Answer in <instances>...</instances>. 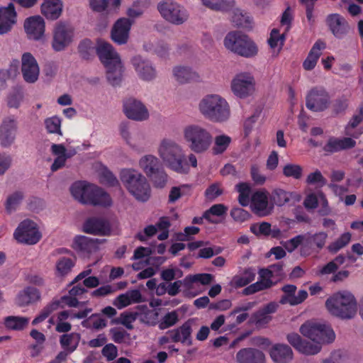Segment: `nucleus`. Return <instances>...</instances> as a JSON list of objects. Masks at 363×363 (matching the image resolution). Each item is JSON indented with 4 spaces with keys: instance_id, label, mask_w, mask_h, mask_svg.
Wrapping results in <instances>:
<instances>
[{
    "instance_id": "13d9d810",
    "label": "nucleus",
    "mask_w": 363,
    "mask_h": 363,
    "mask_svg": "<svg viewBox=\"0 0 363 363\" xmlns=\"http://www.w3.org/2000/svg\"><path fill=\"white\" fill-rule=\"evenodd\" d=\"M60 303V301H56L46 306L40 312V313L33 320V325H37L45 320L50 314L57 310Z\"/></svg>"
},
{
    "instance_id": "4468645a",
    "label": "nucleus",
    "mask_w": 363,
    "mask_h": 363,
    "mask_svg": "<svg viewBox=\"0 0 363 363\" xmlns=\"http://www.w3.org/2000/svg\"><path fill=\"white\" fill-rule=\"evenodd\" d=\"M326 25L331 33L337 39L344 38L350 32V26L347 19L340 13H330L326 16Z\"/></svg>"
},
{
    "instance_id": "2eb2a0df",
    "label": "nucleus",
    "mask_w": 363,
    "mask_h": 363,
    "mask_svg": "<svg viewBox=\"0 0 363 363\" xmlns=\"http://www.w3.org/2000/svg\"><path fill=\"white\" fill-rule=\"evenodd\" d=\"M21 72L28 83L35 82L39 77L40 68L37 60L30 52H24L21 57Z\"/></svg>"
},
{
    "instance_id": "a878e982",
    "label": "nucleus",
    "mask_w": 363,
    "mask_h": 363,
    "mask_svg": "<svg viewBox=\"0 0 363 363\" xmlns=\"http://www.w3.org/2000/svg\"><path fill=\"white\" fill-rule=\"evenodd\" d=\"M238 363H264V353L255 348H243L236 354Z\"/></svg>"
},
{
    "instance_id": "de8ad7c7",
    "label": "nucleus",
    "mask_w": 363,
    "mask_h": 363,
    "mask_svg": "<svg viewBox=\"0 0 363 363\" xmlns=\"http://www.w3.org/2000/svg\"><path fill=\"white\" fill-rule=\"evenodd\" d=\"M319 326L320 323H306L301 326L299 330L303 336L316 342Z\"/></svg>"
},
{
    "instance_id": "473e14b6",
    "label": "nucleus",
    "mask_w": 363,
    "mask_h": 363,
    "mask_svg": "<svg viewBox=\"0 0 363 363\" xmlns=\"http://www.w3.org/2000/svg\"><path fill=\"white\" fill-rule=\"evenodd\" d=\"M245 33L241 31H231L227 34L224 39L225 47L231 52L238 55V52H242L240 45L245 36Z\"/></svg>"
},
{
    "instance_id": "f704fd0d",
    "label": "nucleus",
    "mask_w": 363,
    "mask_h": 363,
    "mask_svg": "<svg viewBox=\"0 0 363 363\" xmlns=\"http://www.w3.org/2000/svg\"><path fill=\"white\" fill-rule=\"evenodd\" d=\"M228 211V207L223 203L213 205L203 213V217L211 223H218V220L223 218Z\"/></svg>"
},
{
    "instance_id": "f03ea898",
    "label": "nucleus",
    "mask_w": 363,
    "mask_h": 363,
    "mask_svg": "<svg viewBox=\"0 0 363 363\" xmlns=\"http://www.w3.org/2000/svg\"><path fill=\"white\" fill-rule=\"evenodd\" d=\"M96 52L106 69V77L113 85H118L122 79L123 66L118 54L113 46L106 42L99 43Z\"/></svg>"
},
{
    "instance_id": "c03bdc74",
    "label": "nucleus",
    "mask_w": 363,
    "mask_h": 363,
    "mask_svg": "<svg viewBox=\"0 0 363 363\" xmlns=\"http://www.w3.org/2000/svg\"><path fill=\"white\" fill-rule=\"evenodd\" d=\"M335 338V335L333 329L325 324L320 323L316 342L320 345L322 343H330L333 342Z\"/></svg>"
},
{
    "instance_id": "423d86ee",
    "label": "nucleus",
    "mask_w": 363,
    "mask_h": 363,
    "mask_svg": "<svg viewBox=\"0 0 363 363\" xmlns=\"http://www.w3.org/2000/svg\"><path fill=\"white\" fill-rule=\"evenodd\" d=\"M159 154L163 161L172 170L185 173L189 167L180 146L169 139H164L159 148Z\"/></svg>"
},
{
    "instance_id": "393cba45",
    "label": "nucleus",
    "mask_w": 363,
    "mask_h": 363,
    "mask_svg": "<svg viewBox=\"0 0 363 363\" xmlns=\"http://www.w3.org/2000/svg\"><path fill=\"white\" fill-rule=\"evenodd\" d=\"M13 236L21 243L34 245L42 238V233L38 228H16Z\"/></svg>"
},
{
    "instance_id": "aec40b11",
    "label": "nucleus",
    "mask_w": 363,
    "mask_h": 363,
    "mask_svg": "<svg viewBox=\"0 0 363 363\" xmlns=\"http://www.w3.org/2000/svg\"><path fill=\"white\" fill-rule=\"evenodd\" d=\"M284 294L281 296L279 303L281 304H289L296 306L303 303L308 297L306 290H299L296 294V286L293 284H287L281 288Z\"/></svg>"
},
{
    "instance_id": "e2e57ef3",
    "label": "nucleus",
    "mask_w": 363,
    "mask_h": 363,
    "mask_svg": "<svg viewBox=\"0 0 363 363\" xmlns=\"http://www.w3.org/2000/svg\"><path fill=\"white\" fill-rule=\"evenodd\" d=\"M82 227H111L106 218L103 216H94L87 218Z\"/></svg>"
},
{
    "instance_id": "37998d69",
    "label": "nucleus",
    "mask_w": 363,
    "mask_h": 363,
    "mask_svg": "<svg viewBox=\"0 0 363 363\" xmlns=\"http://www.w3.org/2000/svg\"><path fill=\"white\" fill-rule=\"evenodd\" d=\"M202 2L204 6L212 10L221 11L230 10L234 4V0H202Z\"/></svg>"
},
{
    "instance_id": "ea45409f",
    "label": "nucleus",
    "mask_w": 363,
    "mask_h": 363,
    "mask_svg": "<svg viewBox=\"0 0 363 363\" xmlns=\"http://www.w3.org/2000/svg\"><path fill=\"white\" fill-rule=\"evenodd\" d=\"M142 313L138 311L135 312H124L122 313L119 318L112 320L111 323L113 324H122L128 330H133V323Z\"/></svg>"
},
{
    "instance_id": "864d4df0",
    "label": "nucleus",
    "mask_w": 363,
    "mask_h": 363,
    "mask_svg": "<svg viewBox=\"0 0 363 363\" xmlns=\"http://www.w3.org/2000/svg\"><path fill=\"white\" fill-rule=\"evenodd\" d=\"M99 182L109 186H116L118 184L117 178L106 167H103L99 172Z\"/></svg>"
},
{
    "instance_id": "09e8293b",
    "label": "nucleus",
    "mask_w": 363,
    "mask_h": 363,
    "mask_svg": "<svg viewBox=\"0 0 363 363\" xmlns=\"http://www.w3.org/2000/svg\"><path fill=\"white\" fill-rule=\"evenodd\" d=\"M23 193L19 191H15L9 195L5 202L6 211L9 213L16 211L23 201Z\"/></svg>"
},
{
    "instance_id": "79ce46f5",
    "label": "nucleus",
    "mask_w": 363,
    "mask_h": 363,
    "mask_svg": "<svg viewBox=\"0 0 363 363\" xmlns=\"http://www.w3.org/2000/svg\"><path fill=\"white\" fill-rule=\"evenodd\" d=\"M236 189L239 193L238 201L242 206H250L251 187L247 183L241 182L236 185Z\"/></svg>"
},
{
    "instance_id": "052dcab7",
    "label": "nucleus",
    "mask_w": 363,
    "mask_h": 363,
    "mask_svg": "<svg viewBox=\"0 0 363 363\" xmlns=\"http://www.w3.org/2000/svg\"><path fill=\"white\" fill-rule=\"evenodd\" d=\"M251 231L257 237L267 238L271 236L274 238H279L281 232L279 228H250Z\"/></svg>"
},
{
    "instance_id": "5fc2aeb1",
    "label": "nucleus",
    "mask_w": 363,
    "mask_h": 363,
    "mask_svg": "<svg viewBox=\"0 0 363 363\" xmlns=\"http://www.w3.org/2000/svg\"><path fill=\"white\" fill-rule=\"evenodd\" d=\"M156 188H163L167 182L168 176L165 172L163 166L158 170L148 176Z\"/></svg>"
},
{
    "instance_id": "bb28decb",
    "label": "nucleus",
    "mask_w": 363,
    "mask_h": 363,
    "mask_svg": "<svg viewBox=\"0 0 363 363\" xmlns=\"http://www.w3.org/2000/svg\"><path fill=\"white\" fill-rule=\"evenodd\" d=\"M326 47V44L321 40H318L311 48L307 57L303 62V67L305 70L311 71L313 69L320 58L322 52Z\"/></svg>"
},
{
    "instance_id": "f8f14e48",
    "label": "nucleus",
    "mask_w": 363,
    "mask_h": 363,
    "mask_svg": "<svg viewBox=\"0 0 363 363\" xmlns=\"http://www.w3.org/2000/svg\"><path fill=\"white\" fill-rule=\"evenodd\" d=\"M250 208L259 217L270 216L274 210L269 199V193L264 189L254 191L251 194Z\"/></svg>"
},
{
    "instance_id": "338daca9",
    "label": "nucleus",
    "mask_w": 363,
    "mask_h": 363,
    "mask_svg": "<svg viewBox=\"0 0 363 363\" xmlns=\"http://www.w3.org/2000/svg\"><path fill=\"white\" fill-rule=\"evenodd\" d=\"M271 317L268 315L262 309L255 312L252 316V322L257 326H263L271 320Z\"/></svg>"
},
{
    "instance_id": "7ed1b4c3",
    "label": "nucleus",
    "mask_w": 363,
    "mask_h": 363,
    "mask_svg": "<svg viewBox=\"0 0 363 363\" xmlns=\"http://www.w3.org/2000/svg\"><path fill=\"white\" fill-rule=\"evenodd\" d=\"M325 307L332 315L343 320L353 318L357 312V300L348 291L333 294L326 300Z\"/></svg>"
},
{
    "instance_id": "9d476101",
    "label": "nucleus",
    "mask_w": 363,
    "mask_h": 363,
    "mask_svg": "<svg viewBox=\"0 0 363 363\" xmlns=\"http://www.w3.org/2000/svg\"><path fill=\"white\" fill-rule=\"evenodd\" d=\"M74 29L65 21L57 22L52 31V48L55 52L65 50L73 41Z\"/></svg>"
},
{
    "instance_id": "2f4dec72",
    "label": "nucleus",
    "mask_w": 363,
    "mask_h": 363,
    "mask_svg": "<svg viewBox=\"0 0 363 363\" xmlns=\"http://www.w3.org/2000/svg\"><path fill=\"white\" fill-rule=\"evenodd\" d=\"M295 196H296V194L294 192L286 191L279 188L274 189L269 194V199L272 204L273 210L274 209V206H283L289 203Z\"/></svg>"
},
{
    "instance_id": "f3484780",
    "label": "nucleus",
    "mask_w": 363,
    "mask_h": 363,
    "mask_svg": "<svg viewBox=\"0 0 363 363\" xmlns=\"http://www.w3.org/2000/svg\"><path fill=\"white\" fill-rule=\"evenodd\" d=\"M288 342L299 352L306 355H314L321 350V345L315 342L303 340L297 333H289L286 336Z\"/></svg>"
},
{
    "instance_id": "58836bf2",
    "label": "nucleus",
    "mask_w": 363,
    "mask_h": 363,
    "mask_svg": "<svg viewBox=\"0 0 363 363\" xmlns=\"http://www.w3.org/2000/svg\"><path fill=\"white\" fill-rule=\"evenodd\" d=\"M80 335L77 333L65 334L60 337V342L62 347L67 348L68 352H73L80 341Z\"/></svg>"
},
{
    "instance_id": "a211bd4d",
    "label": "nucleus",
    "mask_w": 363,
    "mask_h": 363,
    "mask_svg": "<svg viewBox=\"0 0 363 363\" xmlns=\"http://www.w3.org/2000/svg\"><path fill=\"white\" fill-rule=\"evenodd\" d=\"M133 23V21L128 18L118 19L111 29V37L112 40L118 45L126 44Z\"/></svg>"
},
{
    "instance_id": "72a5a7b5",
    "label": "nucleus",
    "mask_w": 363,
    "mask_h": 363,
    "mask_svg": "<svg viewBox=\"0 0 363 363\" xmlns=\"http://www.w3.org/2000/svg\"><path fill=\"white\" fill-rule=\"evenodd\" d=\"M176 79L181 84L197 82L199 80V75L187 67H177L173 70Z\"/></svg>"
},
{
    "instance_id": "a18cd8bd",
    "label": "nucleus",
    "mask_w": 363,
    "mask_h": 363,
    "mask_svg": "<svg viewBox=\"0 0 363 363\" xmlns=\"http://www.w3.org/2000/svg\"><path fill=\"white\" fill-rule=\"evenodd\" d=\"M274 283L271 279H260L249 286L244 289L242 294L244 295H251L257 291H262L271 288Z\"/></svg>"
},
{
    "instance_id": "603ef678",
    "label": "nucleus",
    "mask_w": 363,
    "mask_h": 363,
    "mask_svg": "<svg viewBox=\"0 0 363 363\" xmlns=\"http://www.w3.org/2000/svg\"><path fill=\"white\" fill-rule=\"evenodd\" d=\"M74 266V261L70 258L62 257L56 263L57 274L65 277L69 273Z\"/></svg>"
},
{
    "instance_id": "6e6d98bb",
    "label": "nucleus",
    "mask_w": 363,
    "mask_h": 363,
    "mask_svg": "<svg viewBox=\"0 0 363 363\" xmlns=\"http://www.w3.org/2000/svg\"><path fill=\"white\" fill-rule=\"evenodd\" d=\"M283 174L286 177L300 179L303 175V167L299 164H286L283 167Z\"/></svg>"
},
{
    "instance_id": "4be33fe9",
    "label": "nucleus",
    "mask_w": 363,
    "mask_h": 363,
    "mask_svg": "<svg viewBox=\"0 0 363 363\" xmlns=\"http://www.w3.org/2000/svg\"><path fill=\"white\" fill-rule=\"evenodd\" d=\"M132 64L140 78L145 81H151L156 77V70L151 62L144 60L140 56H135Z\"/></svg>"
},
{
    "instance_id": "8fccbe9b",
    "label": "nucleus",
    "mask_w": 363,
    "mask_h": 363,
    "mask_svg": "<svg viewBox=\"0 0 363 363\" xmlns=\"http://www.w3.org/2000/svg\"><path fill=\"white\" fill-rule=\"evenodd\" d=\"M351 237V233L348 232L343 233L340 238L328 246V251L333 254L337 252L350 243Z\"/></svg>"
},
{
    "instance_id": "c85d7f7f",
    "label": "nucleus",
    "mask_w": 363,
    "mask_h": 363,
    "mask_svg": "<svg viewBox=\"0 0 363 363\" xmlns=\"http://www.w3.org/2000/svg\"><path fill=\"white\" fill-rule=\"evenodd\" d=\"M355 144V141L350 138L339 139L331 137L323 147V150L326 152L333 153L342 150L352 148L354 147Z\"/></svg>"
},
{
    "instance_id": "f257e3e1",
    "label": "nucleus",
    "mask_w": 363,
    "mask_h": 363,
    "mask_svg": "<svg viewBox=\"0 0 363 363\" xmlns=\"http://www.w3.org/2000/svg\"><path fill=\"white\" fill-rule=\"evenodd\" d=\"M72 196L82 203L108 207L112 204L110 195L102 188L87 183L84 181H77L70 186Z\"/></svg>"
},
{
    "instance_id": "1a4fd4ad",
    "label": "nucleus",
    "mask_w": 363,
    "mask_h": 363,
    "mask_svg": "<svg viewBox=\"0 0 363 363\" xmlns=\"http://www.w3.org/2000/svg\"><path fill=\"white\" fill-rule=\"evenodd\" d=\"M157 9L163 18L174 25H182L189 18V13L184 6L173 0L160 2Z\"/></svg>"
},
{
    "instance_id": "a19ab883",
    "label": "nucleus",
    "mask_w": 363,
    "mask_h": 363,
    "mask_svg": "<svg viewBox=\"0 0 363 363\" xmlns=\"http://www.w3.org/2000/svg\"><path fill=\"white\" fill-rule=\"evenodd\" d=\"M29 319L26 317L19 316H8L4 320L6 328L14 330H21L28 324Z\"/></svg>"
},
{
    "instance_id": "e433bc0d",
    "label": "nucleus",
    "mask_w": 363,
    "mask_h": 363,
    "mask_svg": "<svg viewBox=\"0 0 363 363\" xmlns=\"http://www.w3.org/2000/svg\"><path fill=\"white\" fill-rule=\"evenodd\" d=\"M212 152L214 155H221L225 152L230 146L232 139L230 136L222 134L214 138Z\"/></svg>"
},
{
    "instance_id": "4c0bfd02",
    "label": "nucleus",
    "mask_w": 363,
    "mask_h": 363,
    "mask_svg": "<svg viewBox=\"0 0 363 363\" xmlns=\"http://www.w3.org/2000/svg\"><path fill=\"white\" fill-rule=\"evenodd\" d=\"M242 42L240 45L242 52H238V55L246 58L255 57L258 52V48L253 40H252L246 34L244 36Z\"/></svg>"
},
{
    "instance_id": "6e6552de",
    "label": "nucleus",
    "mask_w": 363,
    "mask_h": 363,
    "mask_svg": "<svg viewBox=\"0 0 363 363\" xmlns=\"http://www.w3.org/2000/svg\"><path fill=\"white\" fill-rule=\"evenodd\" d=\"M111 229V228H84V233L93 237L84 235L77 236L74 240L73 247L80 251L91 252L98 245L106 242V239L95 238V236L103 237L109 235Z\"/></svg>"
},
{
    "instance_id": "cd10ccee",
    "label": "nucleus",
    "mask_w": 363,
    "mask_h": 363,
    "mask_svg": "<svg viewBox=\"0 0 363 363\" xmlns=\"http://www.w3.org/2000/svg\"><path fill=\"white\" fill-rule=\"evenodd\" d=\"M270 356L276 363H288L293 359V351L286 344H277L271 349Z\"/></svg>"
},
{
    "instance_id": "0eeeda50",
    "label": "nucleus",
    "mask_w": 363,
    "mask_h": 363,
    "mask_svg": "<svg viewBox=\"0 0 363 363\" xmlns=\"http://www.w3.org/2000/svg\"><path fill=\"white\" fill-rule=\"evenodd\" d=\"M184 136L189 148L195 153L206 152L211 146L213 136L206 128L199 125H190L184 130Z\"/></svg>"
},
{
    "instance_id": "20e7f679",
    "label": "nucleus",
    "mask_w": 363,
    "mask_h": 363,
    "mask_svg": "<svg viewBox=\"0 0 363 363\" xmlns=\"http://www.w3.org/2000/svg\"><path fill=\"white\" fill-rule=\"evenodd\" d=\"M120 177L124 186L137 200L145 202L150 199V186L141 173L133 169H124L121 170Z\"/></svg>"
},
{
    "instance_id": "9b49d317",
    "label": "nucleus",
    "mask_w": 363,
    "mask_h": 363,
    "mask_svg": "<svg viewBox=\"0 0 363 363\" xmlns=\"http://www.w3.org/2000/svg\"><path fill=\"white\" fill-rule=\"evenodd\" d=\"M330 104V94L323 86H314L306 94V106L313 112H323L329 108Z\"/></svg>"
},
{
    "instance_id": "412c9836",
    "label": "nucleus",
    "mask_w": 363,
    "mask_h": 363,
    "mask_svg": "<svg viewBox=\"0 0 363 363\" xmlns=\"http://www.w3.org/2000/svg\"><path fill=\"white\" fill-rule=\"evenodd\" d=\"M24 28L29 39L38 40L45 33V21L40 16H30L25 21Z\"/></svg>"
},
{
    "instance_id": "3c124183",
    "label": "nucleus",
    "mask_w": 363,
    "mask_h": 363,
    "mask_svg": "<svg viewBox=\"0 0 363 363\" xmlns=\"http://www.w3.org/2000/svg\"><path fill=\"white\" fill-rule=\"evenodd\" d=\"M256 276L255 270L247 269L241 277H235L233 281L235 287H242L255 280Z\"/></svg>"
},
{
    "instance_id": "39448f33",
    "label": "nucleus",
    "mask_w": 363,
    "mask_h": 363,
    "mask_svg": "<svg viewBox=\"0 0 363 363\" xmlns=\"http://www.w3.org/2000/svg\"><path fill=\"white\" fill-rule=\"evenodd\" d=\"M199 108L201 113L213 122H224L230 115L228 102L217 94L208 95L203 98L199 104Z\"/></svg>"
},
{
    "instance_id": "774afa93",
    "label": "nucleus",
    "mask_w": 363,
    "mask_h": 363,
    "mask_svg": "<svg viewBox=\"0 0 363 363\" xmlns=\"http://www.w3.org/2000/svg\"><path fill=\"white\" fill-rule=\"evenodd\" d=\"M285 40L284 35H280L277 29L274 28L270 33L268 43L272 48H275L280 43V45H283Z\"/></svg>"
},
{
    "instance_id": "49530a36",
    "label": "nucleus",
    "mask_w": 363,
    "mask_h": 363,
    "mask_svg": "<svg viewBox=\"0 0 363 363\" xmlns=\"http://www.w3.org/2000/svg\"><path fill=\"white\" fill-rule=\"evenodd\" d=\"M78 52L81 57L89 60L94 57V47L91 40L86 38L80 41L78 45Z\"/></svg>"
},
{
    "instance_id": "4d7b16f0",
    "label": "nucleus",
    "mask_w": 363,
    "mask_h": 363,
    "mask_svg": "<svg viewBox=\"0 0 363 363\" xmlns=\"http://www.w3.org/2000/svg\"><path fill=\"white\" fill-rule=\"evenodd\" d=\"M45 125L49 133H55L62 135L61 130V119L57 116H52L45 120Z\"/></svg>"
},
{
    "instance_id": "0e129e2a",
    "label": "nucleus",
    "mask_w": 363,
    "mask_h": 363,
    "mask_svg": "<svg viewBox=\"0 0 363 363\" xmlns=\"http://www.w3.org/2000/svg\"><path fill=\"white\" fill-rule=\"evenodd\" d=\"M233 219L238 223H242L250 219V213L241 208H233L230 211Z\"/></svg>"
},
{
    "instance_id": "680f3d73",
    "label": "nucleus",
    "mask_w": 363,
    "mask_h": 363,
    "mask_svg": "<svg viewBox=\"0 0 363 363\" xmlns=\"http://www.w3.org/2000/svg\"><path fill=\"white\" fill-rule=\"evenodd\" d=\"M179 320L178 315L176 311L167 313L159 324L160 330L167 329L175 325Z\"/></svg>"
},
{
    "instance_id": "bf43d9fd",
    "label": "nucleus",
    "mask_w": 363,
    "mask_h": 363,
    "mask_svg": "<svg viewBox=\"0 0 363 363\" xmlns=\"http://www.w3.org/2000/svg\"><path fill=\"white\" fill-rule=\"evenodd\" d=\"M232 22L235 26L242 28H247L251 23L250 17L243 14L239 9H236L233 11Z\"/></svg>"
},
{
    "instance_id": "6ab92c4d",
    "label": "nucleus",
    "mask_w": 363,
    "mask_h": 363,
    "mask_svg": "<svg viewBox=\"0 0 363 363\" xmlns=\"http://www.w3.org/2000/svg\"><path fill=\"white\" fill-rule=\"evenodd\" d=\"M123 111L128 118L134 121H144L149 116L146 107L140 101L133 98L128 99L124 101Z\"/></svg>"
},
{
    "instance_id": "dca6fc26",
    "label": "nucleus",
    "mask_w": 363,
    "mask_h": 363,
    "mask_svg": "<svg viewBox=\"0 0 363 363\" xmlns=\"http://www.w3.org/2000/svg\"><path fill=\"white\" fill-rule=\"evenodd\" d=\"M17 129V121L13 116H8L3 119L0 125V144L1 146L9 147L14 143Z\"/></svg>"
},
{
    "instance_id": "c9c22d12",
    "label": "nucleus",
    "mask_w": 363,
    "mask_h": 363,
    "mask_svg": "<svg viewBox=\"0 0 363 363\" xmlns=\"http://www.w3.org/2000/svg\"><path fill=\"white\" fill-rule=\"evenodd\" d=\"M139 164L147 177L163 166L160 161L152 155L143 157L140 160Z\"/></svg>"
},
{
    "instance_id": "7c9ffc66",
    "label": "nucleus",
    "mask_w": 363,
    "mask_h": 363,
    "mask_svg": "<svg viewBox=\"0 0 363 363\" xmlns=\"http://www.w3.org/2000/svg\"><path fill=\"white\" fill-rule=\"evenodd\" d=\"M62 4L60 0H44L41 6L42 13L50 20H56L61 15Z\"/></svg>"
},
{
    "instance_id": "b1692460",
    "label": "nucleus",
    "mask_w": 363,
    "mask_h": 363,
    "mask_svg": "<svg viewBox=\"0 0 363 363\" xmlns=\"http://www.w3.org/2000/svg\"><path fill=\"white\" fill-rule=\"evenodd\" d=\"M16 12L13 3L0 8V34L8 33L15 24Z\"/></svg>"
},
{
    "instance_id": "5701e85b",
    "label": "nucleus",
    "mask_w": 363,
    "mask_h": 363,
    "mask_svg": "<svg viewBox=\"0 0 363 363\" xmlns=\"http://www.w3.org/2000/svg\"><path fill=\"white\" fill-rule=\"evenodd\" d=\"M193 322V319H189L179 328L169 330L167 335L169 337V341L172 340L174 342H181L191 345V325Z\"/></svg>"
},
{
    "instance_id": "69168bd1",
    "label": "nucleus",
    "mask_w": 363,
    "mask_h": 363,
    "mask_svg": "<svg viewBox=\"0 0 363 363\" xmlns=\"http://www.w3.org/2000/svg\"><path fill=\"white\" fill-rule=\"evenodd\" d=\"M223 194V189L218 183L211 184L205 191V196L208 200L213 201Z\"/></svg>"
},
{
    "instance_id": "c756f323",
    "label": "nucleus",
    "mask_w": 363,
    "mask_h": 363,
    "mask_svg": "<svg viewBox=\"0 0 363 363\" xmlns=\"http://www.w3.org/2000/svg\"><path fill=\"white\" fill-rule=\"evenodd\" d=\"M40 299L38 289L33 286H27L20 291L16 298L18 306L23 307L35 303Z\"/></svg>"
},
{
    "instance_id": "ddd939ff",
    "label": "nucleus",
    "mask_w": 363,
    "mask_h": 363,
    "mask_svg": "<svg viewBox=\"0 0 363 363\" xmlns=\"http://www.w3.org/2000/svg\"><path fill=\"white\" fill-rule=\"evenodd\" d=\"M231 89L237 96L245 98L250 96L255 89V79L248 72L238 74L232 81Z\"/></svg>"
}]
</instances>
